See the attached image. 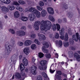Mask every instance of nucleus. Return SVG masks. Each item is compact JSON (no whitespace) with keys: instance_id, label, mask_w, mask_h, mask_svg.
Here are the masks:
<instances>
[{"instance_id":"nucleus-3","label":"nucleus","mask_w":80,"mask_h":80,"mask_svg":"<svg viewBox=\"0 0 80 80\" xmlns=\"http://www.w3.org/2000/svg\"><path fill=\"white\" fill-rule=\"evenodd\" d=\"M65 32V29L64 28H61L60 30L59 31V33L61 35L60 38L62 40H64L65 41L67 42L68 40V35L67 34V32H66V34L65 36H64Z\"/></svg>"},{"instance_id":"nucleus-63","label":"nucleus","mask_w":80,"mask_h":80,"mask_svg":"<svg viewBox=\"0 0 80 80\" xmlns=\"http://www.w3.org/2000/svg\"><path fill=\"white\" fill-rule=\"evenodd\" d=\"M63 20L65 22H67V19L66 18H63Z\"/></svg>"},{"instance_id":"nucleus-13","label":"nucleus","mask_w":80,"mask_h":80,"mask_svg":"<svg viewBox=\"0 0 80 80\" xmlns=\"http://www.w3.org/2000/svg\"><path fill=\"white\" fill-rule=\"evenodd\" d=\"M74 57L76 58L77 61L80 62V55L77 53L75 52L74 54Z\"/></svg>"},{"instance_id":"nucleus-31","label":"nucleus","mask_w":80,"mask_h":80,"mask_svg":"<svg viewBox=\"0 0 80 80\" xmlns=\"http://www.w3.org/2000/svg\"><path fill=\"white\" fill-rule=\"evenodd\" d=\"M43 45L45 46V48H48L49 47V43L47 42L43 44Z\"/></svg>"},{"instance_id":"nucleus-39","label":"nucleus","mask_w":80,"mask_h":80,"mask_svg":"<svg viewBox=\"0 0 80 80\" xmlns=\"http://www.w3.org/2000/svg\"><path fill=\"white\" fill-rule=\"evenodd\" d=\"M18 3L21 5H24L25 4V2L23 1H19Z\"/></svg>"},{"instance_id":"nucleus-19","label":"nucleus","mask_w":80,"mask_h":80,"mask_svg":"<svg viewBox=\"0 0 80 80\" xmlns=\"http://www.w3.org/2000/svg\"><path fill=\"white\" fill-rule=\"evenodd\" d=\"M1 2L6 3L7 4H9L10 3V0H1Z\"/></svg>"},{"instance_id":"nucleus-45","label":"nucleus","mask_w":80,"mask_h":80,"mask_svg":"<svg viewBox=\"0 0 80 80\" xmlns=\"http://www.w3.org/2000/svg\"><path fill=\"white\" fill-rule=\"evenodd\" d=\"M57 74L59 75H61L62 73V71H58L57 72Z\"/></svg>"},{"instance_id":"nucleus-51","label":"nucleus","mask_w":80,"mask_h":80,"mask_svg":"<svg viewBox=\"0 0 80 80\" xmlns=\"http://www.w3.org/2000/svg\"><path fill=\"white\" fill-rule=\"evenodd\" d=\"M21 74L22 76H25V73L24 72H21Z\"/></svg>"},{"instance_id":"nucleus-7","label":"nucleus","mask_w":80,"mask_h":80,"mask_svg":"<svg viewBox=\"0 0 80 80\" xmlns=\"http://www.w3.org/2000/svg\"><path fill=\"white\" fill-rule=\"evenodd\" d=\"M37 68L36 66H32L31 69V73L33 74V75H36L37 74Z\"/></svg>"},{"instance_id":"nucleus-15","label":"nucleus","mask_w":80,"mask_h":80,"mask_svg":"<svg viewBox=\"0 0 80 80\" xmlns=\"http://www.w3.org/2000/svg\"><path fill=\"white\" fill-rule=\"evenodd\" d=\"M22 62L25 66H27L28 63V60L26 59V58H24L23 59H22Z\"/></svg>"},{"instance_id":"nucleus-24","label":"nucleus","mask_w":80,"mask_h":80,"mask_svg":"<svg viewBox=\"0 0 80 80\" xmlns=\"http://www.w3.org/2000/svg\"><path fill=\"white\" fill-rule=\"evenodd\" d=\"M8 8H9V9L10 10H13L15 8V7L13 5H9L8 6Z\"/></svg>"},{"instance_id":"nucleus-40","label":"nucleus","mask_w":80,"mask_h":80,"mask_svg":"<svg viewBox=\"0 0 80 80\" xmlns=\"http://www.w3.org/2000/svg\"><path fill=\"white\" fill-rule=\"evenodd\" d=\"M37 9L38 10H39L40 11H41V10H42V8H41L40 6H37Z\"/></svg>"},{"instance_id":"nucleus-10","label":"nucleus","mask_w":80,"mask_h":80,"mask_svg":"<svg viewBox=\"0 0 80 80\" xmlns=\"http://www.w3.org/2000/svg\"><path fill=\"white\" fill-rule=\"evenodd\" d=\"M38 36L39 37V40L40 41L42 40H45L46 39V37L45 35L42 34H40V33H38Z\"/></svg>"},{"instance_id":"nucleus-22","label":"nucleus","mask_w":80,"mask_h":80,"mask_svg":"<svg viewBox=\"0 0 80 80\" xmlns=\"http://www.w3.org/2000/svg\"><path fill=\"white\" fill-rule=\"evenodd\" d=\"M49 19L52 22H55V19H54L53 17L51 15H50L49 16Z\"/></svg>"},{"instance_id":"nucleus-56","label":"nucleus","mask_w":80,"mask_h":80,"mask_svg":"<svg viewBox=\"0 0 80 80\" xmlns=\"http://www.w3.org/2000/svg\"><path fill=\"white\" fill-rule=\"evenodd\" d=\"M56 58H58V54L57 53H56L55 54Z\"/></svg>"},{"instance_id":"nucleus-52","label":"nucleus","mask_w":80,"mask_h":80,"mask_svg":"<svg viewBox=\"0 0 80 80\" xmlns=\"http://www.w3.org/2000/svg\"><path fill=\"white\" fill-rule=\"evenodd\" d=\"M54 72H55V71L52 70L51 69H50V72L51 73H54Z\"/></svg>"},{"instance_id":"nucleus-64","label":"nucleus","mask_w":80,"mask_h":80,"mask_svg":"<svg viewBox=\"0 0 80 80\" xmlns=\"http://www.w3.org/2000/svg\"><path fill=\"white\" fill-rule=\"evenodd\" d=\"M25 71L26 72H28V69L27 68H26L25 70Z\"/></svg>"},{"instance_id":"nucleus-49","label":"nucleus","mask_w":80,"mask_h":80,"mask_svg":"<svg viewBox=\"0 0 80 80\" xmlns=\"http://www.w3.org/2000/svg\"><path fill=\"white\" fill-rule=\"evenodd\" d=\"M26 28V27L25 26H22L21 28V30H25Z\"/></svg>"},{"instance_id":"nucleus-50","label":"nucleus","mask_w":80,"mask_h":80,"mask_svg":"<svg viewBox=\"0 0 80 80\" xmlns=\"http://www.w3.org/2000/svg\"><path fill=\"white\" fill-rule=\"evenodd\" d=\"M38 80H42V76H39L38 77Z\"/></svg>"},{"instance_id":"nucleus-6","label":"nucleus","mask_w":80,"mask_h":80,"mask_svg":"<svg viewBox=\"0 0 80 80\" xmlns=\"http://www.w3.org/2000/svg\"><path fill=\"white\" fill-rule=\"evenodd\" d=\"M40 21H38L34 24V28H35L36 30H39V25L41 24Z\"/></svg>"},{"instance_id":"nucleus-23","label":"nucleus","mask_w":80,"mask_h":80,"mask_svg":"<svg viewBox=\"0 0 80 80\" xmlns=\"http://www.w3.org/2000/svg\"><path fill=\"white\" fill-rule=\"evenodd\" d=\"M42 52H43L44 53H48V51L47 50V49L45 48V46H43L42 48Z\"/></svg>"},{"instance_id":"nucleus-8","label":"nucleus","mask_w":80,"mask_h":80,"mask_svg":"<svg viewBox=\"0 0 80 80\" xmlns=\"http://www.w3.org/2000/svg\"><path fill=\"white\" fill-rule=\"evenodd\" d=\"M16 35L19 37H22L25 35V32L23 31L19 30L16 32Z\"/></svg>"},{"instance_id":"nucleus-55","label":"nucleus","mask_w":80,"mask_h":80,"mask_svg":"<svg viewBox=\"0 0 80 80\" xmlns=\"http://www.w3.org/2000/svg\"><path fill=\"white\" fill-rule=\"evenodd\" d=\"M70 43L71 44V45H73L74 44V41H73L72 40L70 42Z\"/></svg>"},{"instance_id":"nucleus-48","label":"nucleus","mask_w":80,"mask_h":80,"mask_svg":"<svg viewBox=\"0 0 80 80\" xmlns=\"http://www.w3.org/2000/svg\"><path fill=\"white\" fill-rule=\"evenodd\" d=\"M13 4L14 5H20V4H19L18 2L16 1L14 2Z\"/></svg>"},{"instance_id":"nucleus-29","label":"nucleus","mask_w":80,"mask_h":80,"mask_svg":"<svg viewBox=\"0 0 80 80\" xmlns=\"http://www.w3.org/2000/svg\"><path fill=\"white\" fill-rule=\"evenodd\" d=\"M21 19L22 20L23 22H26L28 20V18L27 17H22L21 18Z\"/></svg>"},{"instance_id":"nucleus-21","label":"nucleus","mask_w":80,"mask_h":80,"mask_svg":"<svg viewBox=\"0 0 80 80\" xmlns=\"http://www.w3.org/2000/svg\"><path fill=\"white\" fill-rule=\"evenodd\" d=\"M16 9L18 10H19L20 12H22L23 11V9L20 7L19 6H17L16 7Z\"/></svg>"},{"instance_id":"nucleus-62","label":"nucleus","mask_w":80,"mask_h":80,"mask_svg":"<svg viewBox=\"0 0 80 80\" xmlns=\"http://www.w3.org/2000/svg\"><path fill=\"white\" fill-rule=\"evenodd\" d=\"M32 61L33 63H34L35 62V59H34V58H32Z\"/></svg>"},{"instance_id":"nucleus-46","label":"nucleus","mask_w":80,"mask_h":80,"mask_svg":"<svg viewBox=\"0 0 80 80\" xmlns=\"http://www.w3.org/2000/svg\"><path fill=\"white\" fill-rule=\"evenodd\" d=\"M18 44L19 45V46H22L23 45V43L22 42H18Z\"/></svg>"},{"instance_id":"nucleus-5","label":"nucleus","mask_w":80,"mask_h":80,"mask_svg":"<svg viewBox=\"0 0 80 80\" xmlns=\"http://www.w3.org/2000/svg\"><path fill=\"white\" fill-rule=\"evenodd\" d=\"M46 61L45 60H42L40 62V64L41 66H39V68L40 70H45L47 69V67L43 66L46 65Z\"/></svg>"},{"instance_id":"nucleus-44","label":"nucleus","mask_w":80,"mask_h":80,"mask_svg":"<svg viewBox=\"0 0 80 80\" xmlns=\"http://www.w3.org/2000/svg\"><path fill=\"white\" fill-rule=\"evenodd\" d=\"M55 38H59V34L58 33H56L55 36Z\"/></svg>"},{"instance_id":"nucleus-20","label":"nucleus","mask_w":80,"mask_h":80,"mask_svg":"<svg viewBox=\"0 0 80 80\" xmlns=\"http://www.w3.org/2000/svg\"><path fill=\"white\" fill-rule=\"evenodd\" d=\"M41 15L42 17H44L47 15V11L45 10H43L41 12Z\"/></svg>"},{"instance_id":"nucleus-30","label":"nucleus","mask_w":80,"mask_h":80,"mask_svg":"<svg viewBox=\"0 0 80 80\" xmlns=\"http://www.w3.org/2000/svg\"><path fill=\"white\" fill-rule=\"evenodd\" d=\"M44 56V54L43 53L40 52L38 53V57L39 58H42V57H43Z\"/></svg>"},{"instance_id":"nucleus-42","label":"nucleus","mask_w":80,"mask_h":80,"mask_svg":"<svg viewBox=\"0 0 80 80\" xmlns=\"http://www.w3.org/2000/svg\"><path fill=\"white\" fill-rule=\"evenodd\" d=\"M56 77L57 80H60L61 79V76L59 75H57L56 76Z\"/></svg>"},{"instance_id":"nucleus-38","label":"nucleus","mask_w":80,"mask_h":80,"mask_svg":"<svg viewBox=\"0 0 80 80\" xmlns=\"http://www.w3.org/2000/svg\"><path fill=\"white\" fill-rule=\"evenodd\" d=\"M64 45L65 47H67L69 45V43L68 42H65L64 43Z\"/></svg>"},{"instance_id":"nucleus-12","label":"nucleus","mask_w":80,"mask_h":80,"mask_svg":"<svg viewBox=\"0 0 80 80\" xmlns=\"http://www.w3.org/2000/svg\"><path fill=\"white\" fill-rule=\"evenodd\" d=\"M1 10L3 12H5V13H7V12H8V11H9L8 9L5 6L2 7L1 8Z\"/></svg>"},{"instance_id":"nucleus-60","label":"nucleus","mask_w":80,"mask_h":80,"mask_svg":"<svg viewBox=\"0 0 80 80\" xmlns=\"http://www.w3.org/2000/svg\"><path fill=\"white\" fill-rule=\"evenodd\" d=\"M19 60H21L22 58L23 57L22 55H20L19 57Z\"/></svg>"},{"instance_id":"nucleus-26","label":"nucleus","mask_w":80,"mask_h":80,"mask_svg":"<svg viewBox=\"0 0 80 80\" xmlns=\"http://www.w3.org/2000/svg\"><path fill=\"white\" fill-rule=\"evenodd\" d=\"M67 15L69 18H71L73 16V14L72 12H69L68 13Z\"/></svg>"},{"instance_id":"nucleus-41","label":"nucleus","mask_w":80,"mask_h":80,"mask_svg":"<svg viewBox=\"0 0 80 80\" xmlns=\"http://www.w3.org/2000/svg\"><path fill=\"white\" fill-rule=\"evenodd\" d=\"M39 5L41 7H43L44 5V3L43 2L40 1L39 2Z\"/></svg>"},{"instance_id":"nucleus-58","label":"nucleus","mask_w":80,"mask_h":80,"mask_svg":"<svg viewBox=\"0 0 80 80\" xmlns=\"http://www.w3.org/2000/svg\"><path fill=\"white\" fill-rule=\"evenodd\" d=\"M62 75L65 78H66L67 77V75L66 74L64 73H62Z\"/></svg>"},{"instance_id":"nucleus-17","label":"nucleus","mask_w":80,"mask_h":80,"mask_svg":"<svg viewBox=\"0 0 80 80\" xmlns=\"http://www.w3.org/2000/svg\"><path fill=\"white\" fill-rule=\"evenodd\" d=\"M23 52L26 55H28L29 53H30L29 48H25L23 50Z\"/></svg>"},{"instance_id":"nucleus-59","label":"nucleus","mask_w":80,"mask_h":80,"mask_svg":"<svg viewBox=\"0 0 80 80\" xmlns=\"http://www.w3.org/2000/svg\"><path fill=\"white\" fill-rule=\"evenodd\" d=\"M28 28H29L30 29H32V26L30 25H29L28 26Z\"/></svg>"},{"instance_id":"nucleus-28","label":"nucleus","mask_w":80,"mask_h":80,"mask_svg":"<svg viewBox=\"0 0 80 80\" xmlns=\"http://www.w3.org/2000/svg\"><path fill=\"white\" fill-rule=\"evenodd\" d=\"M62 8L67 9L68 8V5L66 3H63Z\"/></svg>"},{"instance_id":"nucleus-35","label":"nucleus","mask_w":80,"mask_h":80,"mask_svg":"<svg viewBox=\"0 0 80 80\" xmlns=\"http://www.w3.org/2000/svg\"><path fill=\"white\" fill-rule=\"evenodd\" d=\"M34 42L38 44V45H40V43L38 41V39H35L34 40Z\"/></svg>"},{"instance_id":"nucleus-9","label":"nucleus","mask_w":80,"mask_h":80,"mask_svg":"<svg viewBox=\"0 0 80 80\" xmlns=\"http://www.w3.org/2000/svg\"><path fill=\"white\" fill-rule=\"evenodd\" d=\"M79 37H80L79 33L78 32H77L76 33V35H72V40H75V42H78V40Z\"/></svg>"},{"instance_id":"nucleus-2","label":"nucleus","mask_w":80,"mask_h":80,"mask_svg":"<svg viewBox=\"0 0 80 80\" xmlns=\"http://www.w3.org/2000/svg\"><path fill=\"white\" fill-rule=\"evenodd\" d=\"M14 44H15V41H12L11 45H9V43L8 42L6 43L4 50L5 52L7 53L6 54L7 55H9L10 53H11L12 50V48L13 47Z\"/></svg>"},{"instance_id":"nucleus-37","label":"nucleus","mask_w":80,"mask_h":80,"mask_svg":"<svg viewBox=\"0 0 80 80\" xmlns=\"http://www.w3.org/2000/svg\"><path fill=\"white\" fill-rule=\"evenodd\" d=\"M57 26V28L58 31H60V25L58 24H57L56 25Z\"/></svg>"},{"instance_id":"nucleus-27","label":"nucleus","mask_w":80,"mask_h":80,"mask_svg":"<svg viewBox=\"0 0 80 80\" xmlns=\"http://www.w3.org/2000/svg\"><path fill=\"white\" fill-rule=\"evenodd\" d=\"M15 77L16 78H18V79H20V78H22L21 77V75H20V74L19 73L16 74L15 75Z\"/></svg>"},{"instance_id":"nucleus-47","label":"nucleus","mask_w":80,"mask_h":80,"mask_svg":"<svg viewBox=\"0 0 80 80\" xmlns=\"http://www.w3.org/2000/svg\"><path fill=\"white\" fill-rule=\"evenodd\" d=\"M59 44L61 47L62 46V45H63V43L62 42V41L60 40L59 41Z\"/></svg>"},{"instance_id":"nucleus-11","label":"nucleus","mask_w":80,"mask_h":80,"mask_svg":"<svg viewBox=\"0 0 80 80\" xmlns=\"http://www.w3.org/2000/svg\"><path fill=\"white\" fill-rule=\"evenodd\" d=\"M29 18H30V20L32 21H33L35 20L36 16L35 15L33 14H30L29 17Z\"/></svg>"},{"instance_id":"nucleus-54","label":"nucleus","mask_w":80,"mask_h":80,"mask_svg":"<svg viewBox=\"0 0 80 80\" xmlns=\"http://www.w3.org/2000/svg\"><path fill=\"white\" fill-rule=\"evenodd\" d=\"M0 28L1 29H2L3 28V26L2 25V22H0Z\"/></svg>"},{"instance_id":"nucleus-61","label":"nucleus","mask_w":80,"mask_h":80,"mask_svg":"<svg viewBox=\"0 0 80 80\" xmlns=\"http://www.w3.org/2000/svg\"><path fill=\"white\" fill-rule=\"evenodd\" d=\"M58 22L59 23H62V20H61L60 19H59L58 20Z\"/></svg>"},{"instance_id":"nucleus-14","label":"nucleus","mask_w":80,"mask_h":80,"mask_svg":"<svg viewBox=\"0 0 80 80\" xmlns=\"http://www.w3.org/2000/svg\"><path fill=\"white\" fill-rule=\"evenodd\" d=\"M48 12L50 14H54L53 9L52 8H48Z\"/></svg>"},{"instance_id":"nucleus-53","label":"nucleus","mask_w":80,"mask_h":80,"mask_svg":"<svg viewBox=\"0 0 80 80\" xmlns=\"http://www.w3.org/2000/svg\"><path fill=\"white\" fill-rule=\"evenodd\" d=\"M45 75H42V77H44V78H47L48 77V76H47V74H46L45 73Z\"/></svg>"},{"instance_id":"nucleus-36","label":"nucleus","mask_w":80,"mask_h":80,"mask_svg":"<svg viewBox=\"0 0 80 80\" xmlns=\"http://www.w3.org/2000/svg\"><path fill=\"white\" fill-rule=\"evenodd\" d=\"M45 56L47 58H51V54L50 53L47 54L45 55Z\"/></svg>"},{"instance_id":"nucleus-25","label":"nucleus","mask_w":80,"mask_h":80,"mask_svg":"<svg viewBox=\"0 0 80 80\" xmlns=\"http://www.w3.org/2000/svg\"><path fill=\"white\" fill-rule=\"evenodd\" d=\"M20 69L21 71H22L25 69V66L23 63H21L20 65Z\"/></svg>"},{"instance_id":"nucleus-57","label":"nucleus","mask_w":80,"mask_h":80,"mask_svg":"<svg viewBox=\"0 0 80 80\" xmlns=\"http://www.w3.org/2000/svg\"><path fill=\"white\" fill-rule=\"evenodd\" d=\"M71 50H75V48H74V47H71Z\"/></svg>"},{"instance_id":"nucleus-34","label":"nucleus","mask_w":80,"mask_h":80,"mask_svg":"<svg viewBox=\"0 0 80 80\" xmlns=\"http://www.w3.org/2000/svg\"><path fill=\"white\" fill-rule=\"evenodd\" d=\"M31 48L32 50H35L37 48L36 47V45L35 44H32L31 46Z\"/></svg>"},{"instance_id":"nucleus-33","label":"nucleus","mask_w":80,"mask_h":80,"mask_svg":"<svg viewBox=\"0 0 80 80\" xmlns=\"http://www.w3.org/2000/svg\"><path fill=\"white\" fill-rule=\"evenodd\" d=\"M52 29L53 31H55L56 29H57V27L56 25L55 24H53L52 26Z\"/></svg>"},{"instance_id":"nucleus-1","label":"nucleus","mask_w":80,"mask_h":80,"mask_svg":"<svg viewBox=\"0 0 80 80\" xmlns=\"http://www.w3.org/2000/svg\"><path fill=\"white\" fill-rule=\"evenodd\" d=\"M52 27V23L48 21L42 20L41 22L40 28L41 30H44L47 32V30H50Z\"/></svg>"},{"instance_id":"nucleus-32","label":"nucleus","mask_w":80,"mask_h":80,"mask_svg":"<svg viewBox=\"0 0 80 80\" xmlns=\"http://www.w3.org/2000/svg\"><path fill=\"white\" fill-rule=\"evenodd\" d=\"M8 31L12 34H15V30L12 29H9Z\"/></svg>"},{"instance_id":"nucleus-4","label":"nucleus","mask_w":80,"mask_h":80,"mask_svg":"<svg viewBox=\"0 0 80 80\" xmlns=\"http://www.w3.org/2000/svg\"><path fill=\"white\" fill-rule=\"evenodd\" d=\"M25 11V12H32L34 14L36 15L37 18H40L41 17V13L34 8L32 7L29 9H26Z\"/></svg>"},{"instance_id":"nucleus-43","label":"nucleus","mask_w":80,"mask_h":80,"mask_svg":"<svg viewBox=\"0 0 80 80\" xmlns=\"http://www.w3.org/2000/svg\"><path fill=\"white\" fill-rule=\"evenodd\" d=\"M36 37V34H32L31 36V37L32 38H35V37Z\"/></svg>"},{"instance_id":"nucleus-18","label":"nucleus","mask_w":80,"mask_h":80,"mask_svg":"<svg viewBox=\"0 0 80 80\" xmlns=\"http://www.w3.org/2000/svg\"><path fill=\"white\" fill-rule=\"evenodd\" d=\"M14 15L15 18H18L20 17V13L18 11H16L14 12Z\"/></svg>"},{"instance_id":"nucleus-16","label":"nucleus","mask_w":80,"mask_h":80,"mask_svg":"<svg viewBox=\"0 0 80 80\" xmlns=\"http://www.w3.org/2000/svg\"><path fill=\"white\" fill-rule=\"evenodd\" d=\"M32 43V41L30 40H27L25 41L24 44L25 46H28L30 45Z\"/></svg>"}]
</instances>
